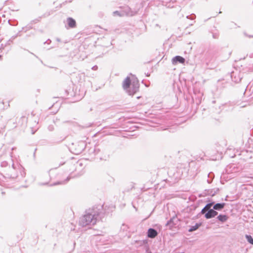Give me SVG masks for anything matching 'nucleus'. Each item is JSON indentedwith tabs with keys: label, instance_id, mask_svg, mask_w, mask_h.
Masks as SVG:
<instances>
[{
	"label": "nucleus",
	"instance_id": "1",
	"mask_svg": "<svg viewBox=\"0 0 253 253\" xmlns=\"http://www.w3.org/2000/svg\"><path fill=\"white\" fill-rule=\"evenodd\" d=\"M102 210L103 206L98 205L86 210L85 214L80 218V225L84 227L95 225L103 216Z\"/></svg>",
	"mask_w": 253,
	"mask_h": 253
},
{
	"label": "nucleus",
	"instance_id": "2",
	"mask_svg": "<svg viewBox=\"0 0 253 253\" xmlns=\"http://www.w3.org/2000/svg\"><path fill=\"white\" fill-rule=\"evenodd\" d=\"M123 87L130 95H133L139 90V84L138 81L131 83L129 77H126L123 83Z\"/></svg>",
	"mask_w": 253,
	"mask_h": 253
},
{
	"label": "nucleus",
	"instance_id": "3",
	"mask_svg": "<svg viewBox=\"0 0 253 253\" xmlns=\"http://www.w3.org/2000/svg\"><path fill=\"white\" fill-rule=\"evenodd\" d=\"M178 219L177 217L173 216L172 218H170L166 226H169V228H172L174 225H176L178 222Z\"/></svg>",
	"mask_w": 253,
	"mask_h": 253
},
{
	"label": "nucleus",
	"instance_id": "4",
	"mask_svg": "<svg viewBox=\"0 0 253 253\" xmlns=\"http://www.w3.org/2000/svg\"><path fill=\"white\" fill-rule=\"evenodd\" d=\"M217 214L218 212L217 211H215L213 209H211L206 213L205 217L207 219H210L215 216Z\"/></svg>",
	"mask_w": 253,
	"mask_h": 253
},
{
	"label": "nucleus",
	"instance_id": "5",
	"mask_svg": "<svg viewBox=\"0 0 253 253\" xmlns=\"http://www.w3.org/2000/svg\"><path fill=\"white\" fill-rule=\"evenodd\" d=\"M185 61V60L183 57L180 56H176L172 58V63L173 64L175 65L178 62L180 63H184Z\"/></svg>",
	"mask_w": 253,
	"mask_h": 253
},
{
	"label": "nucleus",
	"instance_id": "6",
	"mask_svg": "<svg viewBox=\"0 0 253 253\" xmlns=\"http://www.w3.org/2000/svg\"><path fill=\"white\" fill-rule=\"evenodd\" d=\"M158 235L157 231L153 228H149L147 232V236L150 238H154Z\"/></svg>",
	"mask_w": 253,
	"mask_h": 253
},
{
	"label": "nucleus",
	"instance_id": "7",
	"mask_svg": "<svg viewBox=\"0 0 253 253\" xmlns=\"http://www.w3.org/2000/svg\"><path fill=\"white\" fill-rule=\"evenodd\" d=\"M67 24L70 28H75L76 26V21L71 17H68L66 20Z\"/></svg>",
	"mask_w": 253,
	"mask_h": 253
},
{
	"label": "nucleus",
	"instance_id": "8",
	"mask_svg": "<svg viewBox=\"0 0 253 253\" xmlns=\"http://www.w3.org/2000/svg\"><path fill=\"white\" fill-rule=\"evenodd\" d=\"M225 206V203H217L213 206V209L214 210L220 211L222 210Z\"/></svg>",
	"mask_w": 253,
	"mask_h": 253
},
{
	"label": "nucleus",
	"instance_id": "9",
	"mask_svg": "<svg viewBox=\"0 0 253 253\" xmlns=\"http://www.w3.org/2000/svg\"><path fill=\"white\" fill-rule=\"evenodd\" d=\"M213 204V203H210L206 205V206L201 211V213L204 214L206 213V212L209 210H211V208Z\"/></svg>",
	"mask_w": 253,
	"mask_h": 253
},
{
	"label": "nucleus",
	"instance_id": "10",
	"mask_svg": "<svg viewBox=\"0 0 253 253\" xmlns=\"http://www.w3.org/2000/svg\"><path fill=\"white\" fill-rule=\"evenodd\" d=\"M217 218L218 219V220H219L221 222H224L228 220V216L226 215L219 214L217 217Z\"/></svg>",
	"mask_w": 253,
	"mask_h": 253
},
{
	"label": "nucleus",
	"instance_id": "11",
	"mask_svg": "<svg viewBox=\"0 0 253 253\" xmlns=\"http://www.w3.org/2000/svg\"><path fill=\"white\" fill-rule=\"evenodd\" d=\"M126 15L127 16H132L136 14V12L131 11L129 7H127L125 9Z\"/></svg>",
	"mask_w": 253,
	"mask_h": 253
},
{
	"label": "nucleus",
	"instance_id": "12",
	"mask_svg": "<svg viewBox=\"0 0 253 253\" xmlns=\"http://www.w3.org/2000/svg\"><path fill=\"white\" fill-rule=\"evenodd\" d=\"M200 223H196L195 225L191 226L190 228L189 229L188 231L193 232L194 231H195L200 226Z\"/></svg>",
	"mask_w": 253,
	"mask_h": 253
},
{
	"label": "nucleus",
	"instance_id": "13",
	"mask_svg": "<svg viewBox=\"0 0 253 253\" xmlns=\"http://www.w3.org/2000/svg\"><path fill=\"white\" fill-rule=\"evenodd\" d=\"M245 237L248 242H249L250 244L253 245V239L251 235H246L245 236Z\"/></svg>",
	"mask_w": 253,
	"mask_h": 253
},
{
	"label": "nucleus",
	"instance_id": "14",
	"mask_svg": "<svg viewBox=\"0 0 253 253\" xmlns=\"http://www.w3.org/2000/svg\"><path fill=\"white\" fill-rule=\"evenodd\" d=\"M114 16H123L125 15V13L124 12H121L119 11H115L113 12Z\"/></svg>",
	"mask_w": 253,
	"mask_h": 253
},
{
	"label": "nucleus",
	"instance_id": "15",
	"mask_svg": "<svg viewBox=\"0 0 253 253\" xmlns=\"http://www.w3.org/2000/svg\"><path fill=\"white\" fill-rule=\"evenodd\" d=\"M70 179V177L69 176L67 178L65 181L58 182V184H63L67 182Z\"/></svg>",
	"mask_w": 253,
	"mask_h": 253
},
{
	"label": "nucleus",
	"instance_id": "16",
	"mask_svg": "<svg viewBox=\"0 0 253 253\" xmlns=\"http://www.w3.org/2000/svg\"><path fill=\"white\" fill-rule=\"evenodd\" d=\"M219 37L218 34L214 33L212 34V37L213 39H218Z\"/></svg>",
	"mask_w": 253,
	"mask_h": 253
},
{
	"label": "nucleus",
	"instance_id": "17",
	"mask_svg": "<svg viewBox=\"0 0 253 253\" xmlns=\"http://www.w3.org/2000/svg\"><path fill=\"white\" fill-rule=\"evenodd\" d=\"M92 69L93 70H97L98 69V67L96 65H95L92 67Z\"/></svg>",
	"mask_w": 253,
	"mask_h": 253
},
{
	"label": "nucleus",
	"instance_id": "18",
	"mask_svg": "<svg viewBox=\"0 0 253 253\" xmlns=\"http://www.w3.org/2000/svg\"><path fill=\"white\" fill-rule=\"evenodd\" d=\"M189 17H190V16H187V18H191V19H193L194 18V17H195V15H194L193 16H192L191 18H190Z\"/></svg>",
	"mask_w": 253,
	"mask_h": 253
},
{
	"label": "nucleus",
	"instance_id": "19",
	"mask_svg": "<svg viewBox=\"0 0 253 253\" xmlns=\"http://www.w3.org/2000/svg\"><path fill=\"white\" fill-rule=\"evenodd\" d=\"M244 34H245V35H246V36L249 37V38H253V35H247L246 33H245Z\"/></svg>",
	"mask_w": 253,
	"mask_h": 253
},
{
	"label": "nucleus",
	"instance_id": "20",
	"mask_svg": "<svg viewBox=\"0 0 253 253\" xmlns=\"http://www.w3.org/2000/svg\"><path fill=\"white\" fill-rule=\"evenodd\" d=\"M50 42H51V41L49 40H48L46 42H44V43H47L49 44Z\"/></svg>",
	"mask_w": 253,
	"mask_h": 253
},
{
	"label": "nucleus",
	"instance_id": "21",
	"mask_svg": "<svg viewBox=\"0 0 253 253\" xmlns=\"http://www.w3.org/2000/svg\"><path fill=\"white\" fill-rule=\"evenodd\" d=\"M52 129H53L52 127H50V126H49V129L50 130H52Z\"/></svg>",
	"mask_w": 253,
	"mask_h": 253
},
{
	"label": "nucleus",
	"instance_id": "22",
	"mask_svg": "<svg viewBox=\"0 0 253 253\" xmlns=\"http://www.w3.org/2000/svg\"><path fill=\"white\" fill-rule=\"evenodd\" d=\"M56 40H57V41H58V42H60V40L59 39H58V38H57V39H56Z\"/></svg>",
	"mask_w": 253,
	"mask_h": 253
},
{
	"label": "nucleus",
	"instance_id": "23",
	"mask_svg": "<svg viewBox=\"0 0 253 253\" xmlns=\"http://www.w3.org/2000/svg\"><path fill=\"white\" fill-rule=\"evenodd\" d=\"M12 168H13L14 169H15V167H14V164H13V165H12Z\"/></svg>",
	"mask_w": 253,
	"mask_h": 253
},
{
	"label": "nucleus",
	"instance_id": "24",
	"mask_svg": "<svg viewBox=\"0 0 253 253\" xmlns=\"http://www.w3.org/2000/svg\"><path fill=\"white\" fill-rule=\"evenodd\" d=\"M215 192H214L213 194H212V196H213V195L215 194Z\"/></svg>",
	"mask_w": 253,
	"mask_h": 253
},
{
	"label": "nucleus",
	"instance_id": "25",
	"mask_svg": "<svg viewBox=\"0 0 253 253\" xmlns=\"http://www.w3.org/2000/svg\"><path fill=\"white\" fill-rule=\"evenodd\" d=\"M152 253L150 252H149V253Z\"/></svg>",
	"mask_w": 253,
	"mask_h": 253
},
{
	"label": "nucleus",
	"instance_id": "26",
	"mask_svg": "<svg viewBox=\"0 0 253 253\" xmlns=\"http://www.w3.org/2000/svg\"><path fill=\"white\" fill-rule=\"evenodd\" d=\"M1 57V55H0V58Z\"/></svg>",
	"mask_w": 253,
	"mask_h": 253
}]
</instances>
